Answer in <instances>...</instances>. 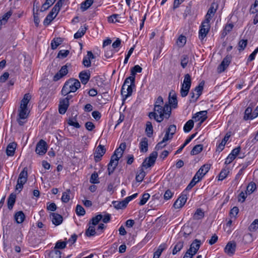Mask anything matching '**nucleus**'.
I'll use <instances>...</instances> for the list:
<instances>
[{"mask_svg": "<svg viewBox=\"0 0 258 258\" xmlns=\"http://www.w3.org/2000/svg\"><path fill=\"white\" fill-rule=\"evenodd\" d=\"M31 99V95L29 93L25 94L21 101L18 108V115L17 120L20 125H23L27 121L30 111L28 108V104Z\"/></svg>", "mask_w": 258, "mask_h": 258, "instance_id": "1", "label": "nucleus"}, {"mask_svg": "<svg viewBox=\"0 0 258 258\" xmlns=\"http://www.w3.org/2000/svg\"><path fill=\"white\" fill-rule=\"evenodd\" d=\"M171 113V106L166 103L164 106L154 107V111L149 113V117L150 118L153 117L156 121L161 122L164 118H169Z\"/></svg>", "mask_w": 258, "mask_h": 258, "instance_id": "2", "label": "nucleus"}, {"mask_svg": "<svg viewBox=\"0 0 258 258\" xmlns=\"http://www.w3.org/2000/svg\"><path fill=\"white\" fill-rule=\"evenodd\" d=\"M158 156L157 152H153L150 154L149 157L146 158L142 164L141 167L139 168V172L138 173L136 176V179L138 182L143 181L146 175V172L144 171L143 167L148 168L154 165L156 158Z\"/></svg>", "mask_w": 258, "mask_h": 258, "instance_id": "3", "label": "nucleus"}, {"mask_svg": "<svg viewBox=\"0 0 258 258\" xmlns=\"http://www.w3.org/2000/svg\"><path fill=\"white\" fill-rule=\"evenodd\" d=\"M80 86V82L78 80L70 79L64 83L61 90V94L66 96L71 92H76Z\"/></svg>", "mask_w": 258, "mask_h": 258, "instance_id": "4", "label": "nucleus"}, {"mask_svg": "<svg viewBox=\"0 0 258 258\" xmlns=\"http://www.w3.org/2000/svg\"><path fill=\"white\" fill-rule=\"evenodd\" d=\"M191 80L190 76L188 74L185 75L183 82L180 91L181 97H184L187 95L191 86Z\"/></svg>", "mask_w": 258, "mask_h": 258, "instance_id": "5", "label": "nucleus"}, {"mask_svg": "<svg viewBox=\"0 0 258 258\" xmlns=\"http://www.w3.org/2000/svg\"><path fill=\"white\" fill-rule=\"evenodd\" d=\"M28 178V170L25 167L20 172L17 180V184L16 186V190L21 191L24 184L26 182Z\"/></svg>", "mask_w": 258, "mask_h": 258, "instance_id": "6", "label": "nucleus"}, {"mask_svg": "<svg viewBox=\"0 0 258 258\" xmlns=\"http://www.w3.org/2000/svg\"><path fill=\"white\" fill-rule=\"evenodd\" d=\"M120 157L117 156L115 155H113L111 157L110 161L108 165L107 170L108 171V174L110 175L111 174L115 169L116 166L118 164V160L120 159Z\"/></svg>", "mask_w": 258, "mask_h": 258, "instance_id": "7", "label": "nucleus"}, {"mask_svg": "<svg viewBox=\"0 0 258 258\" xmlns=\"http://www.w3.org/2000/svg\"><path fill=\"white\" fill-rule=\"evenodd\" d=\"M210 29V23L203 21L199 31V38L203 40L207 35Z\"/></svg>", "mask_w": 258, "mask_h": 258, "instance_id": "8", "label": "nucleus"}, {"mask_svg": "<svg viewBox=\"0 0 258 258\" xmlns=\"http://www.w3.org/2000/svg\"><path fill=\"white\" fill-rule=\"evenodd\" d=\"M47 150V146L46 142L41 140L36 145V153L39 155H43L46 153Z\"/></svg>", "mask_w": 258, "mask_h": 258, "instance_id": "9", "label": "nucleus"}, {"mask_svg": "<svg viewBox=\"0 0 258 258\" xmlns=\"http://www.w3.org/2000/svg\"><path fill=\"white\" fill-rule=\"evenodd\" d=\"M211 165L206 164L201 167L196 173V176L198 177V180H201L204 175L209 171Z\"/></svg>", "mask_w": 258, "mask_h": 258, "instance_id": "10", "label": "nucleus"}, {"mask_svg": "<svg viewBox=\"0 0 258 258\" xmlns=\"http://www.w3.org/2000/svg\"><path fill=\"white\" fill-rule=\"evenodd\" d=\"M106 149L104 146L99 145L96 148L94 154V159L95 162H98L101 159V157L105 153Z\"/></svg>", "mask_w": 258, "mask_h": 258, "instance_id": "11", "label": "nucleus"}, {"mask_svg": "<svg viewBox=\"0 0 258 258\" xmlns=\"http://www.w3.org/2000/svg\"><path fill=\"white\" fill-rule=\"evenodd\" d=\"M231 56H226L218 67L217 71L219 73L223 72L228 67L231 62Z\"/></svg>", "mask_w": 258, "mask_h": 258, "instance_id": "12", "label": "nucleus"}, {"mask_svg": "<svg viewBox=\"0 0 258 258\" xmlns=\"http://www.w3.org/2000/svg\"><path fill=\"white\" fill-rule=\"evenodd\" d=\"M133 85H122L121 90V94L123 97H124V100L128 97L131 96L133 92Z\"/></svg>", "mask_w": 258, "mask_h": 258, "instance_id": "13", "label": "nucleus"}, {"mask_svg": "<svg viewBox=\"0 0 258 258\" xmlns=\"http://www.w3.org/2000/svg\"><path fill=\"white\" fill-rule=\"evenodd\" d=\"M69 106V98H63L60 100L58 111L60 114H64Z\"/></svg>", "mask_w": 258, "mask_h": 258, "instance_id": "14", "label": "nucleus"}, {"mask_svg": "<svg viewBox=\"0 0 258 258\" xmlns=\"http://www.w3.org/2000/svg\"><path fill=\"white\" fill-rule=\"evenodd\" d=\"M68 73V67L67 65L63 66L60 70L53 77V80L57 81Z\"/></svg>", "mask_w": 258, "mask_h": 258, "instance_id": "15", "label": "nucleus"}, {"mask_svg": "<svg viewBox=\"0 0 258 258\" xmlns=\"http://www.w3.org/2000/svg\"><path fill=\"white\" fill-rule=\"evenodd\" d=\"M187 198L186 195H184L183 193L182 195L179 197L173 204V207L175 209H179L182 207L186 202Z\"/></svg>", "mask_w": 258, "mask_h": 258, "instance_id": "16", "label": "nucleus"}, {"mask_svg": "<svg viewBox=\"0 0 258 258\" xmlns=\"http://www.w3.org/2000/svg\"><path fill=\"white\" fill-rule=\"evenodd\" d=\"M168 104L171 107H172L174 108L177 107V100L175 93L173 91H170L169 94Z\"/></svg>", "mask_w": 258, "mask_h": 258, "instance_id": "17", "label": "nucleus"}, {"mask_svg": "<svg viewBox=\"0 0 258 258\" xmlns=\"http://www.w3.org/2000/svg\"><path fill=\"white\" fill-rule=\"evenodd\" d=\"M236 244L235 242H229L226 247H225L224 251L229 255H232L235 251Z\"/></svg>", "mask_w": 258, "mask_h": 258, "instance_id": "18", "label": "nucleus"}, {"mask_svg": "<svg viewBox=\"0 0 258 258\" xmlns=\"http://www.w3.org/2000/svg\"><path fill=\"white\" fill-rule=\"evenodd\" d=\"M50 218L52 223L56 226L59 225L62 222V217L57 213H51L50 215Z\"/></svg>", "mask_w": 258, "mask_h": 258, "instance_id": "19", "label": "nucleus"}, {"mask_svg": "<svg viewBox=\"0 0 258 258\" xmlns=\"http://www.w3.org/2000/svg\"><path fill=\"white\" fill-rule=\"evenodd\" d=\"M217 9L214 8V4H212L205 16L204 21L210 23L212 18L214 16Z\"/></svg>", "mask_w": 258, "mask_h": 258, "instance_id": "20", "label": "nucleus"}, {"mask_svg": "<svg viewBox=\"0 0 258 258\" xmlns=\"http://www.w3.org/2000/svg\"><path fill=\"white\" fill-rule=\"evenodd\" d=\"M94 58H95V56L92 52L90 51H87V56H84L82 63L85 67L89 68L91 64V59Z\"/></svg>", "mask_w": 258, "mask_h": 258, "instance_id": "21", "label": "nucleus"}, {"mask_svg": "<svg viewBox=\"0 0 258 258\" xmlns=\"http://www.w3.org/2000/svg\"><path fill=\"white\" fill-rule=\"evenodd\" d=\"M79 78L83 84H86L90 78V73L89 71H82L79 74Z\"/></svg>", "mask_w": 258, "mask_h": 258, "instance_id": "22", "label": "nucleus"}, {"mask_svg": "<svg viewBox=\"0 0 258 258\" xmlns=\"http://www.w3.org/2000/svg\"><path fill=\"white\" fill-rule=\"evenodd\" d=\"M201 245V241L198 239H195L191 244L190 248L188 250L192 253V254H196L199 249Z\"/></svg>", "mask_w": 258, "mask_h": 258, "instance_id": "23", "label": "nucleus"}, {"mask_svg": "<svg viewBox=\"0 0 258 258\" xmlns=\"http://www.w3.org/2000/svg\"><path fill=\"white\" fill-rule=\"evenodd\" d=\"M207 111H201L197 113L193 117L196 121H200L201 123L203 122L207 118Z\"/></svg>", "mask_w": 258, "mask_h": 258, "instance_id": "24", "label": "nucleus"}, {"mask_svg": "<svg viewBox=\"0 0 258 258\" xmlns=\"http://www.w3.org/2000/svg\"><path fill=\"white\" fill-rule=\"evenodd\" d=\"M112 204L115 209H122L125 208L126 207L127 205L128 204V202L125 199L121 201H113L112 202Z\"/></svg>", "mask_w": 258, "mask_h": 258, "instance_id": "25", "label": "nucleus"}, {"mask_svg": "<svg viewBox=\"0 0 258 258\" xmlns=\"http://www.w3.org/2000/svg\"><path fill=\"white\" fill-rule=\"evenodd\" d=\"M252 109L251 107H248L245 110L244 119L245 120L252 119L256 117L254 112L252 113Z\"/></svg>", "mask_w": 258, "mask_h": 258, "instance_id": "26", "label": "nucleus"}, {"mask_svg": "<svg viewBox=\"0 0 258 258\" xmlns=\"http://www.w3.org/2000/svg\"><path fill=\"white\" fill-rule=\"evenodd\" d=\"M16 146L17 144L14 142L10 143L8 145L6 150V153L8 156H12L14 155Z\"/></svg>", "mask_w": 258, "mask_h": 258, "instance_id": "27", "label": "nucleus"}, {"mask_svg": "<svg viewBox=\"0 0 258 258\" xmlns=\"http://www.w3.org/2000/svg\"><path fill=\"white\" fill-rule=\"evenodd\" d=\"M148 139L146 138H143L140 143V150L141 152H146L148 151Z\"/></svg>", "mask_w": 258, "mask_h": 258, "instance_id": "28", "label": "nucleus"}, {"mask_svg": "<svg viewBox=\"0 0 258 258\" xmlns=\"http://www.w3.org/2000/svg\"><path fill=\"white\" fill-rule=\"evenodd\" d=\"M126 148V144L125 143H122L120 144L119 147L116 149L114 153V155H115L117 156L120 157L121 158L122 156L124 150Z\"/></svg>", "mask_w": 258, "mask_h": 258, "instance_id": "29", "label": "nucleus"}, {"mask_svg": "<svg viewBox=\"0 0 258 258\" xmlns=\"http://www.w3.org/2000/svg\"><path fill=\"white\" fill-rule=\"evenodd\" d=\"M16 198V196L15 194H11L9 196L8 199V207L9 209L11 210L13 208L15 203Z\"/></svg>", "mask_w": 258, "mask_h": 258, "instance_id": "30", "label": "nucleus"}, {"mask_svg": "<svg viewBox=\"0 0 258 258\" xmlns=\"http://www.w3.org/2000/svg\"><path fill=\"white\" fill-rule=\"evenodd\" d=\"M103 218V216L101 214H98L97 216L93 217L89 223V225H93L94 226H96L100 221V220Z\"/></svg>", "mask_w": 258, "mask_h": 258, "instance_id": "31", "label": "nucleus"}, {"mask_svg": "<svg viewBox=\"0 0 258 258\" xmlns=\"http://www.w3.org/2000/svg\"><path fill=\"white\" fill-rule=\"evenodd\" d=\"M15 219L17 223H21L24 220L25 215L22 211L18 212L15 215Z\"/></svg>", "mask_w": 258, "mask_h": 258, "instance_id": "32", "label": "nucleus"}, {"mask_svg": "<svg viewBox=\"0 0 258 258\" xmlns=\"http://www.w3.org/2000/svg\"><path fill=\"white\" fill-rule=\"evenodd\" d=\"M96 234L95 226L89 225V227L86 230L85 235L88 237L94 236Z\"/></svg>", "mask_w": 258, "mask_h": 258, "instance_id": "33", "label": "nucleus"}, {"mask_svg": "<svg viewBox=\"0 0 258 258\" xmlns=\"http://www.w3.org/2000/svg\"><path fill=\"white\" fill-rule=\"evenodd\" d=\"M61 6H62L61 1V0L58 1V2L56 3V4L54 6V7L52 8L50 13L53 14V15H54L55 16H56L58 13L59 12L60 7Z\"/></svg>", "mask_w": 258, "mask_h": 258, "instance_id": "34", "label": "nucleus"}, {"mask_svg": "<svg viewBox=\"0 0 258 258\" xmlns=\"http://www.w3.org/2000/svg\"><path fill=\"white\" fill-rule=\"evenodd\" d=\"M230 137V136H228L226 135L224 139L222 140L221 143L219 144L217 148V151L219 152L222 151L224 148V146L225 145V144L227 142V141L229 140V138Z\"/></svg>", "mask_w": 258, "mask_h": 258, "instance_id": "35", "label": "nucleus"}, {"mask_svg": "<svg viewBox=\"0 0 258 258\" xmlns=\"http://www.w3.org/2000/svg\"><path fill=\"white\" fill-rule=\"evenodd\" d=\"M93 3V0H86L81 5V9L82 11L87 10Z\"/></svg>", "mask_w": 258, "mask_h": 258, "instance_id": "36", "label": "nucleus"}, {"mask_svg": "<svg viewBox=\"0 0 258 258\" xmlns=\"http://www.w3.org/2000/svg\"><path fill=\"white\" fill-rule=\"evenodd\" d=\"M194 125V121L191 119L187 121L184 124L183 130L184 132L188 133L193 128Z\"/></svg>", "mask_w": 258, "mask_h": 258, "instance_id": "37", "label": "nucleus"}, {"mask_svg": "<svg viewBox=\"0 0 258 258\" xmlns=\"http://www.w3.org/2000/svg\"><path fill=\"white\" fill-rule=\"evenodd\" d=\"M145 132L148 137H151L152 136L153 132V126L150 121L147 122Z\"/></svg>", "mask_w": 258, "mask_h": 258, "instance_id": "38", "label": "nucleus"}, {"mask_svg": "<svg viewBox=\"0 0 258 258\" xmlns=\"http://www.w3.org/2000/svg\"><path fill=\"white\" fill-rule=\"evenodd\" d=\"M70 189H68L62 193L61 200L63 203H67L69 201L70 199Z\"/></svg>", "mask_w": 258, "mask_h": 258, "instance_id": "39", "label": "nucleus"}, {"mask_svg": "<svg viewBox=\"0 0 258 258\" xmlns=\"http://www.w3.org/2000/svg\"><path fill=\"white\" fill-rule=\"evenodd\" d=\"M203 150V145L201 144L197 145L194 147L190 152L192 155H197Z\"/></svg>", "mask_w": 258, "mask_h": 258, "instance_id": "40", "label": "nucleus"}, {"mask_svg": "<svg viewBox=\"0 0 258 258\" xmlns=\"http://www.w3.org/2000/svg\"><path fill=\"white\" fill-rule=\"evenodd\" d=\"M76 116L77 115H76L74 117L70 118L68 120V123L70 125L73 126L76 128H80V125L77 121Z\"/></svg>", "mask_w": 258, "mask_h": 258, "instance_id": "41", "label": "nucleus"}, {"mask_svg": "<svg viewBox=\"0 0 258 258\" xmlns=\"http://www.w3.org/2000/svg\"><path fill=\"white\" fill-rule=\"evenodd\" d=\"M49 258H60L61 252L56 249L52 250L49 253Z\"/></svg>", "mask_w": 258, "mask_h": 258, "instance_id": "42", "label": "nucleus"}, {"mask_svg": "<svg viewBox=\"0 0 258 258\" xmlns=\"http://www.w3.org/2000/svg\"><path fill=\"white\" fill-rule=\"evenodd\" d=\"M56 17L54 15L50 12L48 14L44 20L43 24L44 25L47 26L50 24L52 21Z\"/></svg>", "mask_w": 258, "mask_h": 258, "instance_id": "43", "label": "nucleus"}, {"mask_svg": "<svg viewBox=\"0 0 258 258\" xmlns=\"http://www.w3.org/2000/svg\"><path fill=\"white\" fill-rule=\"evenodd\" d=\"M204 217V213L201 209H198L194 215L193 218L195 220L202 219Z\"/></svg>", "mask_w": 258, "mask_h": 258, "instance_id": "44", "label": "nucleus"}, {"mask_svg": "<svg viewBox=\"0 0 258 258\" xmlns=\"http://www.w3.org/2000/svg\"><path fill=\"white\" fill-rule=\"evenodd\" d=\"M183 246V243L181 241L178 242L174 246L172 250V254H175L177 252L179 251Z\"/></svg>", "mask_w": 258, "mask_h": 258, "instance_id": "45", "label": "nucleus"}, {"mask_svg": "<svg viewBox=\"0 0 258 258\" xmlns=\"http://www.w3.org/2000/svg\"><path fill=\"white\" fill-rule=\"evenodd\" d=\"M256 188V184L253 182H250L247 186L246 192L249 194H252Z\"/></svg>", "mask_w": 258, "mask_h": 258, "instance_id": "46", "label": "nucleus"}, {"mask_svg": "<svg viewBox=\"0 0 258 258\" xmlns=\"http://www.w3.org/2000/svg\"><path fill=\"white\" fill-rule=\"evenodd\" d=\"M203 90V85H202V83H200L198 86H197L195 88L194 91L197 93L196 97L195 100H197L198 98L201 95Z\"/></svg>", "mask_w": 258, "mask_h": 258, "instance_id": "47", "label": "nucleus"}, {"mask_svg": "<svg viewBox=\"0 0 258 258\" xmlns=\"http://www.w3.org/2000/svg\"><path fill=\"white\" fill-rule=\"evenodd\" d=\"M12 12L11 11H9V12H8L6 14H5L0 18L1 22H3V24H5L7 22V21H8V19L10 18V17L12 16Z\"/></svg>", "mask_w": 258, "mask_h": 258, "instance_id": "48", "label": "nucleus"}, {"mask_svg": "<svg viewBox=\"0 0 258 258\" xmlns=\"http://www.w3.org/2000/svg\"><path fill=\"white\" fill-rule=\"evenodd\" d=\"M239 213V209L237 207H234L231 209L229 212V216L231 219H236V216Z\"/></svg>", "mask_w": 258, "mask_h": 258, "instance_id": "49", "label": "nucleus"}, {"mask_svg": "<svg viewBox=\"0 0 258 258\" xmlns=\"http://www.w3.org/2000/svg\"><path fill=\"white\" fill-rule=\"evenodd\" d=\"M121 17L118 14H113L108 18V21L112 23L120 22Z\"/></svg>", "mask_w": 258, "mask_h": 258, "instance_id": "50", "label": "nucleus"}, {"mask_svg": "<svg viewBox=\"0 0 258 258\" xmlns=\"http://www.w3.org/2000/svg\"><path fill=\"white\" fill-rule=\"evenodd\" d=\"M76 213L78 216H84L85 213V210L84 208L80 205H77L76 208Z\"/></svg>", "mask_w": 258, "mask_h": 258, "instance_id": "51", "label": "nucleus"}, {"mask_svg": "<svg viewBox=\"0 0 258 258\" xmlns=\"http://www.w3.org/2000/svg\"><path fill=\"white\" fill-rule=\"evenodd\" d=\"M87 28L86 27L80 29L74 35L75 39L82 37L85 33Z\"/></svg>", "mask_w": 258, "mask_h": 258, "instance_id": "52", "label": "nucleus"}, {"mask_svg": "<svg viewBox=\"0 0 258 258\" xmlns=\"http://www.w3.org/2000/svg\"><path fill=\"white\" fill-rule=\"evenodd\" d=\"M186 37H185L183 35H180L177 39L176 43L179 46L182 47L186 43Z\"/></svg>", "mask_w": 258, "mask_h": 258, "instance_id": "53", "label": "nucleus"}, {"mask_svg": "<svg viewBox=\"0 0 258 258\" xmlns=\"http://www.w3.org/2000/svg\"><path fill=\"white\" fill-rule=\"evenodd\" d=\"M90 182L94 184L98 183L99 182L98 175L97 172H94L92 174L90 179Z\"/></svg>", "mask_w": 258, "mask_h": 258, "instance_id": "54", "label": "nucleus"}, {"mask_svg": "<svg viewBox=\"0 0 258 258\" xmlns=\"http://www.w3.org/2000/svg\"><path fill=\"white\" fill-rule=\"evenodd\" d=\"M258 229V219H255L248 227L250 231L253 232Z\"/></svg>", "mask_w": 258, "mask_h": 258, "instance_id": "55", "label": "nucleus"}, {"mask_svg": "<svg viewBox=\"0 0 258 258\" xmlns=\"http://www.w3.org/2000/svg\"><path fill=\"white\" fill-rule=\"evenodd\" d=\"M135 77L132 75L131 76H130L125 79L123 85H128L130 82L131 84L133 85V86H135Z\"/></svg>", "mask_w": 258, "mask_h": 258, "instance_id": "56", "label": "nucleus"}, {"mask_svg": "<svg viewBox=\"0 0 258 258\" xmlns=\"http://www.w3.org/2000/svg\"><path fill=\"white\" fill-rule=\"evenodd\" d=\"M150 196L148 193H145L143 195L142 198L141 200H140L139 204L141 206H143L145 205L148 199H149Z\"/></svg>", "mask_w": 258, "mask_h": 258, "instance_id": "57", "label": "nucleus"}, {"mask_svg": "<svg viewBox=\"0 0 258 258\" xmlns=\"http://www.w3.org/2000/svg\"><path fill=\"white\" fill-rule=\"evenodd\" d=\"M189 58L187 55H183L181 58V66L183 68H185L188 62Z\"/></svg>", "mask_w": 258, "mask_h": 258, "instance_id": "58", "label": "nucleus"}, {"mask_svg": "<svg viewBox=\"0 0 258 258\" xmlns=\"http://www.w3.org/2000/svg\"><path fill=\"white\" fill-rule=\"evenodd\" d=\"M229 172V171L228 169H222L219 175V180H222L225 179L227 177Z\"/></svg>", "mask_w": 258, "mask_h": 258, "instance_id": "59", "label": "nucleus"}, {"mask_svg": "<svg viewBox=\"0 0 258 258\" xmlns=\"http://www.w3.org/2000/svg\"><path fill=\"white\" fill-rule=\"evenodd\" d=\"M142 71V68L139 65H136L131 69V75L135 76L137 73H141Z\"/></svg>", "mask_w": 258, "mask_h": 258, "instance_id": "60", "label": "nucleus"}, {"mask_svg": "<svg viewBox=\"0 0 258 258\" xmlns=\"http://www.w3.org/2000/svg\"><path fill=\"white\" fill-rule=\"evenodd\" d=\"M61 40L60 38L54 39L51 43V47L52 49H56L57 46L60 44Z\"/></svg>", "mask_w": 258, "mask_h": 258, "instance_id": "61", "label": "nucleus"}, {"mask_svg": "<svg viewBox=\"0 0 258 258\" xmlns=\"http://www.w3.org/2000/svg\"><path fill=\"white\" fill-rule=\"evenodd\" d=\"M164 104L163 99L161 96H159L154 104V107H161Z\"/></svg>", "mask_w": 258, "mask_h": 258, "instance_id": "62", "label": "nucleus"}, {"mask_svg": "<svg viewBox=\"0 0 258 258\" xmlns=\"http://www.w3.org/2000/svg\"><path fill=\"white\" fill-rule=\"evenodd\" d=\"M247 44V40H241L238 43V47L239 50H243L246 47Z\"/></svg>", "mask_w": 258, "mask_h": 258, "instance_id": "63", "label": "nucleus"}, {"mask_svg": "<svg viewBox=\"0 0 258 258\" xmlns=\"http://www.w3.org/2000/svg\"><path fill=\"white\" fill-rule=\"evenodd\" d=\"M258 12V0H255L254 4L251 6L250 12L254 14Z\"/></svg>", "mask_w": 258, "mask_h": 258, "instance_id": "64", "label": "nucleus"}]
</instances>
